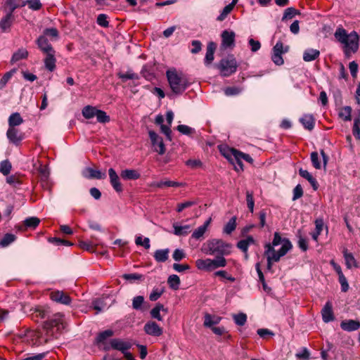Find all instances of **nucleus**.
<instances>
[{
  "label": "nucleus",
  "mask_w": 360,
  "mask_h": 360,
  "mask_svg": "<svg viewBox=\"0 0 360 360\" xmlns=\"http://www.w3.org/2000/svg\"><path fill=\"white\" fill-rule=\"evenodd\" d=\"M334 37L338 42L343 45L344 53L347 57L358 51L359 37L356 31L348 34L345 29L340 26L337 27Z\"/></svg>",
  "instance_id": "1"
},
{
  "label": "nucleus",
  "mask_w": 360,
  "mask_h": 360,
  "mask_svg": "<svg viewBox=\"0 0 360 360\" xmlns=\"http://www.w3.org/2000/svg\"><path fill=\"white\" fill-rule=\"evenodd\" d=\"M65 327L66 321L64 315L60 313L53 314L44 323V330L46 335L45 341L48 342L57 339Z\"/></svg>",
  "instance_id": "2"
},
{
  "label": "nucleus",
  "mask_w": 360,
  "mask_h": 360,
  "mask_svg": "<svg viewBox=\"0 0 360 360\" xmlns=\"http://www.w3.org/2000/svg\"><path fill=\"white\" fill-rule=\"evenodd\" d=\"M231 245L221 239H212L207 240L202 246L201 250L210 255H228L231 253Z\"/></svg>",
  "instance_id": "3"
},
{
  "label": "nucleus",
  "mask_w": 360,
  "mask_h": 360,
  "mask_svg": "<svg viewBox=\"0 0 360 360\" xmlns=\"http://www.w3.org/2000/svg\"><path fill=\"white\" fill-rule=\"evenodd\" d=\"M166 75L172 92L176 94H182L189 85L186 76L174 69L167 70Z\"/></svg>",
  "instance_id": "4"
},
{
  "label": "nucleus",
  "mask_w": 360,
  "mask_h": 360,
  "mask_svg": "<svg viewBox=\"0 0 360 360\" xmlns=\"http://www.w3.org/2000/svg\"><path fill=\"white\" fill-rule=\"evenodd\" d=\"M237 68V61L233 55L222 58L218 65V68L223 77H229L235 73Z\"/></svg>",
  "instance_id": "5"
},
{
  "label": "nucleus",
  "mask_w": 360,
  "mask_h": 360,
  "mask_svg": "<svg viewBox=\"0 0 360 360\" xmlns=\"http://www.w3.org/2000/svg\"><path fill=\"white\" fill-rule=\"evenodd\" d=\"M292 245L290 240H285V244L280 248L277 253H272L264 250V255L267 259V269H271L273 262H277L280 260L281 257H283L287 252L290 250Z\"/></svg>",
  "instance_id": "6"
},
{
  "label": "nucleus",
  "mask_w": 360,
  "mask_h": 360,
  "mask_svg": "<svg viewBox=\"0 0 360 360\" xmlns=\"http://www.w3.org/2000/svg\"><path fill=\"white\" fill-rule=\"evenodd\" d=\"M113 334V331L110 329L99 333L95 339V344L98 349L109 351L110 340L108 341V339L112 337Z\"/></svg>",
  "instance_id": "7"
},
{
  "label": "nucleus",
  "mask_w": 360,
  "mask_h": 360,
  "mask_svg": "<svg viewBox=\"0 0 360 360\" xmlns=\"http://www.w3.org/2000/svg\"><path fill=\"white\" fill-rule=\"evenodd\" d=\"M148 134L154 150L160 155L165 154L166 148L162 138L154 131H149Z\"/></svg>",
  "instance_id": "8"
},
{
  "label": "nucleus",
  "mask_w": 360,
  "mask_h": 360,
  "mask_svg": "<svg viewBox=\"0 0 360 360\" xmlns=\"http://www.w3.org/2000/svg\"><path fill=\"white\" fill-rule=\"evenodd\" d=\"M6 4L8 5L11 8V11L4 17L0 21V28L3 31H6L8 29L12 22L13 21V12L18 7L16 5L13 4V0H7Z\"/></svg>",
  "instance_id": "9"
},
{
  "label": "nucleus",
  "mask_w": 360,
  "mask_h": 360,
  "mask_svg": "<svg viewBox=\"0 0 360 360\" xmlns=\"http://www.w3.org/2000/svg\"><path fill=\"white\" fill-rule=\"evenodd\" d=\"M221 47L224 49H233L235 46L236 34L231 30H224L221 34Z\"/></svg>",
  "instance_id": "10"
},
{
  "label": "nucleus",
  "mask_w": 360,
  "mask_h": 360,
  "mask_svg": "<svg viewBox=\"0 0 360 360\" xmlns=\"http://www.w3.org/2000/svg\"><path fill=\"white\" fill-rule=\"evenodd\" d=\"M131 347L130 342L124 341L120 338H113L110 340L109 350L112 349L120 351L122 353H124L128 351Z\"/></svg>",
  "instance_id": "11"
},
{
  "label": "nucleus",
  "mask_w": 360,
  "mask_h": 360,
  "mask_svg": "<svg viewBox=\"0 0 360 360\" xmlns=\"http://www.w3.org/2000/svg\"><path fill=\"white\" fill-rule=\"evenodd\" d=\"M144 331L146 334L155 337H159L163 333L162 328L157 323L152 321H148L145 324Z\"/></svg>",
  "instance_id": "12"
},
{
  "label": "nucleus",
  "mask_w": 360,
  "mask_h": 360,
  "mask_svg": "<svg viewBox=\"0 0 360 360\" xmlns=\"http://www.w3.org/2000/svg\"><path fill=\"white\" fill-rule=\"evenodd\" d=\"M50 297L53 301L63 304L68 305L71 303V298L63 291H53L50 294Z\"/></svg>",
  "instance_id": "13"
},
{
  "label": "nucleus",
  "mask_w": 360,
  "mask_h": 360,
  "mask_svg": "<svg viewBox=\"0 0 360 360\" xmlns=\"http://www.w3.org/2000/svg\"><path fill=\"white\" fill-rule=\"evenodd\" d=\"M285 240H289L287 238H282L280 233L278 232H275L274 235V239L271 243H266L264 245L265 251L277 253V251L275 250L274 248L280 244L283 245L285 244Z\"/></svg>",
  "instance_id": "14"
},
{
  "label": "nucleus",
  "mask_w": 360,
  "mask_h": 360,
  "mask_svg": "<svg viewBox=\"0 0 360 360\" xmlns=\"http://www.w3.org/2000/svg\"><path fill=\"white\" fill-rule=\"evenodd\" d=\"M108 174L110 178V182L112 188L117 193H121L123 191V187L120 181V177L117 175L115 170L112 168L108 169Z\"/></svg>",
  "instance_id": "15"
},
{
  "label": "nucleus",
  "mask_w": 360,
  "mask_h": 360,
  "mask_svg": "<svg viewBox=\"0 0 360 360\" xmlns=\"http://www.w3.org/2000/svg\"><path fill=\"white\" fill-rule=\"evenodd\" d=\"M6 136L10 142L15 145H18L23 139L22 135L15 127H8Z\"/></svg>",
  "instance_id": "16"
},
{
  "label": "nucleus",
  "mask_w": 360,
  "mask_h": 360,
  "mask_svg": "<svg viewBox=\"0 0 360 360\" xmlns=\"http://www.w3.org/2000/svg\"><path fill=\"white\" fill-rule=\"evenodd\" d=\"M321 315L323 321L325 323L333 321L335 319L333 311V304L330 301H328L324 305L321 310Z\"/></svg>",
  "instance_id": "17"
},
{
  "label": "nucleus",
  "mask_w": 360,
  "mask_h": 360,
  "mask_svg": "<svg viewBox=\"0 0 360 360\" xmlns=\"http://www.w3.org/2000/svg\"><path fill=\"white\" fill-rule=\"evenodd\" d=\"M37 44L44 53H53L55 51L45 36H39L37 39Z\"/></svg>",
  "instance_id": "18"
},
{
  "label": "nucleus",
  "mask_w": 360,
  "mask_h": 360,
  "mask_svg": "<svg viewBox=\"0 0 360 360\" xmlns=\"http://www.w3.org/2000/svg\"><path fill=\"white\" fill-rule=\"evenodd\" d=\"M82 175L86 179H103L106 177L105 172L96 170L91 167H86L83 172Z\"/></svg>",
  "instance_id": "19"
},
{
  "label": "nucleus",
  "mask_w": 360,
  "mask_h": 360,
  "mask_svg": "<svg viewBox=\"0 0 360 360\" xmlns=\"http://www.w3.org/2000/svg\"><path fill=\"white\" fill-rule=\"evenodd\" d=\"M340 327L345 331H354L360 328V322L352 319L345 320L340 323Z\"/></svg>",
  "instance_id": "20"
},
{
  "label": "nucleus",
  "mask_w": 360,
  "mask_h": 360,
  "mask_svg": "<svg viewBox=\"0 0 360 360\" xmlns=\"http://www.w3.org/2000/svg\"><path fill=\"white\" fill-rule=\"evenodd\" d=\"M300 122L304 129L311 131L315 126V118L311 114H304L300 118Z\"/></svg>",
  "instance_id": "21"
},
{
  "label": "nucleus",
  "mask_w": 360,
  "mask_h": 360,
  "mask_svg": "<svg viewBox=\"0 0 360 360\" xmlns=\"http://www.w3.org/2000/svg\"><path fill=\"white\" fill-rule=\"evenodd\" d=\"M342 253L345 261V265L347 269H350L352 267H358L357 262L354 258V255H352V253L349 252L347 248H345L343 250Z\"/></svg>",
  "instance_id": "22"
},
{
  "label": "nucleus",
  "mask_w": 360,
  "mask_h": 360,
  "mask_svg": "<svg viewBox=\"0 0 360 360\" xmlns=\"http://www.w3.org/2000/svg\"><path fill=\"white\" fill-rule=\"evenodd\" d=\"M54 51L53 53H47L44 60L45 68L50 72H53L56 68V59L55 58Z\"/></svg>",
  "instance_id": "23"
},
{
  "label": "nucleus",
  "mask_w": 360,
  "mask_h": 360,
  "mask_svg": "<svg viewBox=\"0 0 360 360\" xmlns=\"http://www.w3.org/2000/svg\"><path fill=\"white\" fill-rule=\"evenodd\" d=\"M299 174L304 179H307L312 186L314 191H316L319 188V184L316 179L309 173L307 170L300 168L299 169Z\"/></svg>",
  "instance_id": "24"
},
{
  "label": "nucleus",
  "mask_w": 360,
  "mask_h": 360,
  "mask_svg": "<svg viewBox=\"0 0 360 360\" xmlns=\"http://www.w3.org/2000/svg\"><path fill=\"white\" fill-rule=\"evenodd\" d=\"M120 176L124 180H136L141 176L139 171L132 169H126L121 172Z\"/></svg>",
  "instance_id": "25"
},
{
  "label": "nucleus",
  "mask_w": 360,
  "mask_h": 360,
  "mask_svg": "<svg viewBox=\"0 0 360 360\" xmlns=\"http://www.w3.org/2000/svg\"><path fill=\"white\" fill-rule=\"evenodd\" d=\"M219 150L221 155L226 158L229 162L232 161V158L233 157L237 158V155L238 154V151L237 149L229 147L220 146Z\"/></svg>",
  "instance_id": "26"
},
{
  "label": "nucleus",
  "mask_w": 360,
  "mask_h": 360,
  "mask_svg": "<svg viewBox=\"0 0 360 360\" xmlns=\"http://www.w3.org/2000/svg\"><path fill=\"white\" fill-rule=\"evenodd\" d=\"M217 45L214 42L210 41L207 46V51L205 58V63L206 65L210 64L214 60V53L216 49Z\"/></svg>",
  "instance_id": "27"
},
{
  "label": "nucleus",
  "mask_w": 360,
  "mask_h": 360,
  "mask_svg": "<svg viewBox=\"0 0 360 360\" xmlns=\"http://www.w3.org/2000/svg\"><path fill=\"white\" fill-rule=\"evenodd\" d=\"M221 320V318L220 316L212 315L207 313L204 316L203 325L205 327L212 328L213 326L219 323Z\"/></svg>",
  "instance_id": "28"
},
{
  "label": "nucleus",
  "mask_w": 360,
  "mask_h": 360,
  "mask_svg": "<svg viewBox=\"0 0 360 360\" xmlns=\"http://www.w3.org/2000/svg\"><path fill=\"white\" fill-rule=\"evenodd\" d=\"M319 56L320 51L319 50L307 49L304 51L303 60L306 62H311L318 58Z\"/></svg>",
  "instance_id": "29"
},
{
  "label": "nucleus",
  "mask_w": 360,
  "mask_h": 360,
  "mask_svg": "<svg viewBox=\"0 0 360 360\" xmlns=\"http://www.w3.org/2000/svg\"><path fill=\"white\" fill-rule=\"evenodd\" d=\"M195 265L200 270L207 271L213 270L211 259H198L195 261Z\"/></svg>",
  "instance_id": "30"
},
{
  "label": "nucleus",
  "mask_w": 360,
  "mask_h": 360,
  "mask_svg": "<svg viewBox=\"0 0 360 360\" xmlns=\"http://www.w3.org/2000/svg\"><path fill=\"white\" fill-rule=\"evenodd\" d=\"M169 250L168 248L166 249H160L157 250L153 255L154 259L158 262H165L169 258Z\"/></svg>",
  "instance_id": "31"
},
{
  "label": "nucleus",
  "mask_w": 360,
  "mask_h": 360,
  "mask_svg": "<svg viewBox=\"0 0 360 360\" xmlns=\"http://www.w3.org/2000/svg\"><path fill=\"white\" fill-rule=\"evenodd\" d=\"M211 220H212V219L209 218L204 223L203 225L199 226L197 229H195L193 231V233H192V238H195L196 240H198L200 238H202L203 236V235L205 234V233L206 232L208 226L210 225V224L211 222Z\"/></svg>",
  "instance_id": "32"
},
{
  "label": "nucleus",
  "mask_w": 360,
  "mask_h": 360,
  "mask_svg": "<svg viewBox=\"0 0 360 360\" xmlns=\"http://www.w3.org/2000/svg\"><path fill=\"white\" fill-rule=\"evenodd\" d=\"M255 243V240L252 236H249L246 239L240 240L237 243V248L242 250L243 252L247 253L248 247L251 244Z\"/></svg>",
  "instance_id": "33"
},
{
  "label": "nucleus",
  "mask_w": 360,
  "mask_h": 360,
  "mask_svg": "<svg viewBox=\"0 0 360 360\" xmlns=\"http://www.w3.org/2000/svg\"><path fill=\"white\" fill-rule=\"evenodd\" d=\"M160 311H167L163 304L158 303L155 307L150 311V316L152 318L155 319L160 321L163 320L162 316L160 315Z\"/></svg>",
  "instance_id": "34"
},
{
  "label": "nucleus",
  "mask_w": 360,
  "mask_h": 360,
  "mask_svg": "<svg viewBox=\"0 0 360 360\" xmlns=\"http://www.w3.org/2000/svg\"><path fill=\"white\" fill-rule=\"evenodd\" d=\"M22 122L23 120L18 112H14L8 117L9 127H15L16 126L20 125Z\"/></svg>",
  "instance_id": "35"
},
{
  "label": "nucleus",
  "mask_w": 360,
  "mask_h": 360,
  "mask_svg": "<svg viewBox=\"0 0 360 360\" xmlns=\"http://www.w3.org/2000/svg\"><path fill=\"white\" fill-rule=\"evenodd\" d=\"M174 233L176 236H186L191 230L190 225L179 226L177 224L173 225Z\"/></svg>",
  "instance_id": "36"
},
{
  "label": "nucleus",
  "mask_w": 360,
  "mask_h": 360,
  "mask_svg": "<svg viewBox=\"0 0 360 360\" xmlns=\"http://www.w3.org/2000/svg\"><path fill=\"white\" fill-rule=\"evenodd\" d=\"M98 109L91 105L85 106L82 111V115L86 119H91L96 115Z\"/></svg>",
  "instance_id": "37"
},
{
  "label": "nucleus",
  "mask_w": 360,
  "mask_h": 360,
  "mask_svg": "<svg viewBox=\"0 0 360 360\" xmlns=\"http://www.w3.org/2000/svg\"><path fill=\"white\" fill-rule=\"evenodd\" d=\"M6 182L15 188H18L22 183L21 176L18 174H13L7 176Z\"/></svg>",
  "instance_id": "38"
},
{
  "label": "nucleus",
  "mask_w": 360,
  "mask_h": 360,
  "mask_svg": "<svg viewBox=\"0 0 360 360\" xmlns=\"http://www.w3.org/2000/svg\"><path fill=\"white\" fill-rule=\"evenodd\" d=\"M323 225H324V224H323V221L322 219H316V221H315L316 229H315V231L311 233V237L315 241L318 240V238L320 236L321 231H323Z\"/></svg>",
  "instance_id": "39"
},
{
  "label": "nucleus",
  "mask_w": 360,
  "mask_h": 360,
  "mask_svg": "<svg viewBox=\"0 0 360 360\" xmlns=\"http://www.w3.org/2000/svg\"><path fill=\"white\" fill-rule=\"evenodd\" d=\"M28 56V51L25 49H20L15 52L11 58V63H15L21 59L26 58Z\"/></svg>",
  "instance_id": "40"
},
{
  "label": "nucleus",
  "mask_w": 360,
  "mask_h": 360,
  "mask_svg": "<svg viewBox=\"0 0 360 360\" xmlns=\"http://www.w3.org/2000/svg\"><path fill=\"white\" fill-rule=\"evenodd\" d=\"M167 283L172 290H176L179 288L180 278L177 275L173 274L169 276Z\"/></svg>",
  "instance_id": "41"
},
{
  "label": "nucleus",
  "mask_w": 360,
  "mask_h": 360,
  "mask_svg": "<svg viewBox=\"0 0 360 360\" xmlns=\"http://www.w3.org/2000/svg\"><path fill=\"white\" fill-rule=\"evenodd\" d=\"M16 239V236L13 233H6L0 240V246L5 248L8 246Z\"/></svg>",
  "instance_id": "42"
},
{
  "label": "nucleus",
  "mask_w": 360,
  "mask_h": 360,
  "mask_svg": "<svg viewBox=\"0 0 360 360\" xmlns=\"http://www.w3.org/2000/svg\"><path fill=\"white\" fill-rule=\"evenodd\" d=\"M352 108L350 106H345L342 108L339 112V117L345 121L351 120Z\"/></svg>",
  "instance_id": "43"
},
{
  "label": "nucleus",
  "mask_w": 360,
  "mask_h": 360,
  "mask_svg": "<svg viewBox=\"0 0 360 360\" xmlns=\"http://www.w3.org/2000/svg\"><path fill=\"white\" fill-rule=\"evenodd\" d=\"M236 228V217H233L224 227V233L231 234Z\"/></svg>",
  "instance_id": "44"
},
{
  "label": "nucleus",
  "mask_w": 360,
  "mask_h": 360,
  "mask_svg": "<svg viewBox=\"0 0 360 360\" xmlns=\"http://www.w3.org/2000/svg\"><path fill=\"white\" fill-rule=\"evenodd\" d=\"M212 264L213 269L224 267L226 265V260L224 255H217L215 259H212Z\"/></svg>",
  "instance_id": "45"
},
{
  "label": "nucleus",
  "mask_w": 360,
  "mask_h": 360,
  "mask_svg": "<svg viewBox=\"0 0 360 360\" xmlns=\"http://www.w3.org/2000/svg\"><path fill=\"white\" fill-rule=\"evenodd\" d=\"M243 89L240 86H229L224 89V94L227 96H236L243 91Z\"/></svg>",
  "instance_id": "46"
},
{
  "label": "nucleus",
  "mask_w": 360,
  "mask_h": 360,
  "mask_svg": "<svg viewBox=\"0 0 360 360\" xmlns=\"http://www.w3.org/2000/svg\"><path fill=\"white\" fill-rule=\"evenodd\" d=\"M23 223L27 228L34 229L39 224L40 219L36 217H31L25 219Z\"/></svg>",
  "instance_id": "47"
},
{
  "label": "nucleus",
  "mask_w": 360,
  "mask_h": 360,
  "mask_svg": "<svg viewBox=\"0 0 360 360\" xmlns=\"http://www.w3.org/2000/svg\"><path fill=\"white\" fill-rule=\"evenodd\" d=\"M352 133L356 139H360V114L354 119Z\"/></svg>",
  "instance_id": "48"
},
{
  "label": "nucleus",
  "mask_w": 360,
  "mask_h": 360,
  "mask_svg": "<svg viewBox=\"0 0 360 360\" xmlns=\"http://www.w3.org/2000/svg\"><path fill=\"white\" fill-rule=\"evenodd\" d=\"M297 236L298 237L297 243L299 248L304 252L307 251L308 249V241L305 238L302 237V231L300 230H298Z\"/></svg>",
  "instance_id": "49"
},
{
  "label": "nucleus",
  "mask_w": 360,
  "mask_h": 360,
  "mask_svg": "<svg viewBox=\"0 0 360 360\" xmlns=\"http://www.w3.org/2000/svg\"><path fill=\"white\" fill-rule=\"evenodd\" d=\"M233 9V4H229L227 6H226L220 15L217 18V20L218 21H223L227 15L231 12V11Z\"/></svg>",
  "instance_id": "50"
},
{
  "label": "nucleus",
  "mask_w": 360,
  "mask_h": 360,
  "mask_svg": "<svg viewBox=\"0 0 360 360\" xmlns=\"http://www.w3.org/2000/svg\"><path fill=\"white\" fill-rule=\"evenodd\" d=\"M135 243L136 245L143 246L146 250L149 249L150 247V239L146 237L143 239L141 236L136 237Z\"/></svg>",
  "instance_id": "51"
},
{
  "label": "nucleus",
  "mask_w": 360,
  "mask_h": 360,
  "mask_svg": "<svg viewBox=\"0 0 360 360\" xmlns=\"http://www.w3.org/2000/svg\"><path fill=\"white\" fill-rule=\"evenodd\" d=\"M11 168V163L7 160L2 161L0 164V172L5 176L10 173Z\"/></svg>",
  "instance_id": "52"
},
{
  "label": "nucleus",
  "mask_w": 360,
  "mask_h": 360,
  "mask_svg": "<svg viewBox=\"0 0 360 360\" xmlns=\"http://www.w3.org/2000/svg\"><path fill=\"white\" fill-rule=\"evenodd\" d=\"M96 117L97 121L100 123H107L109 122L110 120V117L107 115V113L105 111L98 109L96 112Z\"/></svg>",
  "instance_id": "53"
},
{
  "label": "nucleus",
  "mask_w": 360,
  "mask_h": 360,
  "mask_svg": "<svg viewBox=\"0 0 360 360\" xmlns=\"http://www.w3.org/2000/svg\"><path fill=\"white\" fill-rule=\"evenodd\" d=\"M233 318L236 324L238 326H244L247 321V316L244 313H239L238 314H235L233 315Z\"/></svg>",
  "instance_id": "54"
},
{
  "label": "nucleus",
  "mask_w": 360,
  "mask_h": 360,
  "mask_svg": "<svg viewBox=\"0 0 360 360\" xmlns=\"http://www.w3.org/2000/svg\"><path fill=\"white\" fill-rule=\"evenodd\" d=\"M144 303V297L141 295L136 296L132 300V307L136 310H141V306Z\"/></svg>",
  "instance_id": "55"
},
{
  "label": "nucleus",
  "mask_w": 360,
  "mask_h": 360,
  "mask_svg": "<svg viewBox=\"0 0 360 360\" xmlns=\"http://www.w3.org/2000/svg\"><path fill=\"white\" fill-rule=\"evenodd\" d=\"M46 37H51L53 39H57L59 37V32L55 27L46 28L43 32V35Z\"/></svg>",
  "instance_id": "56"
},
{
  "label": "nucleus",
  "mask_w": 360,
  "mask_h": 360,
  "mask_svg": "<svg viewBox=\"0 0 360 360\" xmlns=\"http://www.w3.org/2000/svg\"><path fill=\"white\" fill-rule=\"evenodd\" d=\"M25 4H27L28 7L33 11H38L42 6L39 0H27L23 3L22 6Z\"/></svg>",
  "instance_id": "57"
},
{
  "label": "nucleus",
  "mask_w": 360,
  "mask_h": 360,
  "mask_svg": "<svg viewBox=\"0 0 360 360\" xmlns=\"http://www.w3.org/2000/svg\"><path fill=\"white\" fill-rule=\"evenodd\" d=\"M237 158H238L233 157L232 158V161H230V162L232 165H233L234 169L237 172L243 171V164L242 162V157H240V155H237Z\"/></svg>",
  "instance_id": "58"
},
{
  "label": "nucleus",
  "mask_w": 360,
  "mask_h": 360,
  "mask_svg": "<svg viewBox=\"0 0 360 360\" xmlns=\"http://www.w3.org/2000/svg\"><path fill=\"white\" fill-rule=\"evenodd\" d=\"M197 204L195 200H188L184 202L179 203L176 206V212H181L184 209L191 207Z\"/></svg>",
  "instance_id": "59"
},
{
  "label": "nucleus",
  "mask_w": 360,
  "mask_h": 360,
  "mask_svg": "<svg viewBox=\"0 0 360 360\" xmlns=\"http://www.w3.org/2000/svg\"><path fill=\"white\" fill-rule=\"evenodd\" d=\"M297 14H299V11L292 7H289L285 9L282 20L291 19Z\"/></svg>",
  "instance_id": "60"
},
{
  "label": "nucleus",
  "mask_w": 360,
  "mask_h": 360,
  "mask_svg": "<svg viewBox=\"0 0 360 360\" xmlns=\"http://www.w3.org/2000/svg\"><path fill=\"white\" fill-rule=\"evenodd\" d=\"M310 158L313 167L316 169H320L321 168V162L319 161L318 153L316 151L312 152Z\"/></svg>",
  "instance_id": "61"
},
{
  "label": "nucleus",
  "mask_w": 360,
  "mask_h": 360,
  "mask_svg": "<svg viewBox=\"0 0 360 360\" xmlns=\"http://www.w3.org/2000/svg\"><path fill=\"white\" fill-rule=\"evenodd\" d=\"M38 172L40 174L41 180L43 181H47L49 176V171L46 166L45 165H40Z\"/></svg>",
  "instance_id": "62"
},
{
  "label": "nucleus",
  "mask_w": 360,
  "mask_h": 360,
  "mask_svg": "<svg viewBox=\"0 0 360 360\" xmlns=\"http://www.w3.org/2000/svg\"><path fill=\"white\" fill-rule=\"evenodd\" d=\"M49 241L50 243L55 244L56 245H58V246H60V245L70 246L72 245V243L68 240L58 238H50L49 239Z\"/></svg>",
  "instance_id": "63"
},
{
  "label": "nucleus",
  "mask_w": 360,
  "mask_h": 360,
  "mask_svg": "<svg viewBox=\"0 0 360 360\" xmlns=\"http://www.w3.org/2000/svg\"><path fill=\"white\" fill-rule=\"evenodd\" d=\"M97 23L98 25L103 27H108L109 26V22L108 20V16L105 14H99L97 17Z\"/></svg>",
  "instance_id": "64"
}]
</instances>
